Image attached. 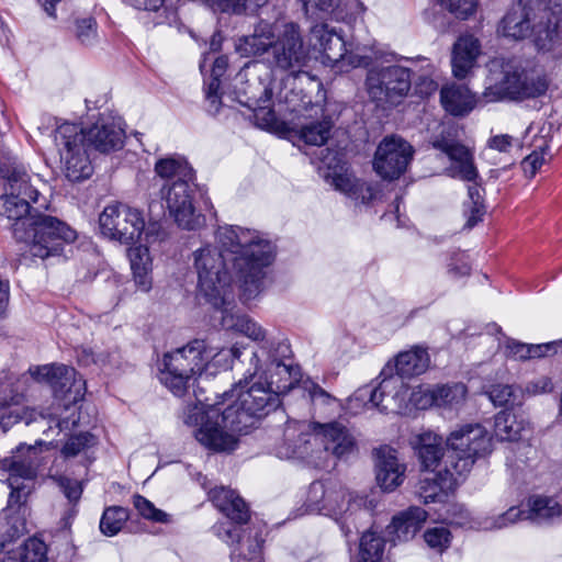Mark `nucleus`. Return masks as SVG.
Listing matches in <instances>:
<instances>
[{
  "label": "nucleus",
  "instance_id": "nucleus-1",
  "mask_svg": "<svg viewBox=\"0 0 562 562\" xmlns=\"http://www.w3.org/2000/svg\"><path fill=\"white\" fill-rule=\"evenodd\" d=\"M223 329L246 336L258 344L243 380L209 405L203 412L189 416V423L199 425L196 440L213 451H231L237 446V432L246 431L255 420L280 405V395L288 393L300 381V370L284 362L290 353L288 344L268 335L259 323L248 315L227 314Z\"/></svg>",
  "mask_w": 562,
  "mask_h": 562
},
{
  "label": "nucleus",
  "instance_id": "nucleus-2",
  "mask_svg": "<svg viewBox=\"0 0 562 562\" xmlns=\"http://www.w3.org/2000/svg\"><path fill=\"white\" fill-rule=\"evenodd\" d=\"M0 215L13 222L14 238L27 244L32 257L44 260L59 256L65 244L76 240L77 233L54 216L32 213L31 203L38 202L46 182L16 160L0 166Z\"/></svg>",
  "mask_w": 562,
  "mask_h": 562
},
{
  "label": "nucleus",
  "instance_id": "nucleus-3",
  "mask_svg": "<svg viewBox=\"0 0 562 562\" xmlns=\"http://www.w3.org/2000/svg\"><path fill=\"white\" fill-rule=\"evenodd\" d=\"M30 376L38 382H46L50 385L56 396L65 397L72 405H66L67 416L56 419V426L60 431L70 430L78 425L79 415L75 403L82 398L86 390V382L78 375L76 370L65 364H47L29 369V373L20 376L3 375L0 384V426L7 431L20 420L29 425L36 420L35 412L25 407L23 391Z\"/></svg>",
  "mask_w": 562,
  "mask_h": 562
},
{
  "label": "nucleus",
  "instance_id": "nucleus-4",
  "mask_svg": "<svg viewBox=\"0 0 562 562\" xmlns=\"http://www.w3.org/2000/svg\"><path fill=\"white\" fill-rule=\"evenodd\" d=\"M215 239L220 251L233 262L244 300L255 299L262 289L263 269L272 260L271 244L258 232L234 225L220 226Z\"/></svg>",
  "mask_w": 562,
  "mask_h": 562
},
{
  "label": "nucleus",
  "instance_id": "nucleus-5",
  "mask_svg": "<svg viewBox=\"0 0 562 562\" xmlns=\"http://www.w3.org/2000/svg\"><path fill=\"white\" fill-rule=\"evenodd\" d=\"M238 50L247 56H265L277 69L301 72L310 60L301 26L292 21L282 23L259 22L252 34L239 40Z\"/></svg>",
  "mask_w": 562,
  "mask_h": 562
},
{
  "label": "nucleus",
  "instance_id": "nucleus-6",
  "mask_svg": "<svg viewBox=\"0 0 562 562\" xmlns=\"http://www.w3.org/2000/svg\"><path fill=\"white\" fill-rule=\"evenodd\" d=\"M198 273L199 292L221 313V326L227 314L243 315L236 311L231 292L232 278L227 272L228 258L216 247L206 245L193 254Z\"/></svg>",
  "mask_w": 562,
  "mask_h": 562
},
{
  "label": "nucleus",
  "instance_id": "nucleus-7",
  "mask_svg": "<svg viewBox=\"0 0 562 562\" xmlns=\"http://www.w3.org/2000/svg\"><path fill=\"white\" fill-rule=\"evenodd\" d=\"M300 432L299 443L293 448L278 449L280 458H306L308 457L307 445L312 440L321 441L324 449L337 458H344L351 454L356 449V440L350 431L341 424L334 422L328 424H289L285 429V437L292 438L295 432Z\"/></svg>",
  "mask_w": 562,
  "mask_h": 562
},
{
  "label": "nucleus",
  "instance_id": "nucleus-8",
  "mask_svg": "<svg viewBox=\"0 0 562 562\" xmlns=\"http://www.w3.org/2000/svg\"><path fill=\"white\" fill-rule=\"evenodd\" d=\"M207 341L194 339L186 346L164 356L160 381L175 395H183L191 383L211 364Z\"/></svg>",
  "mask_w": 562,
  "mask_h": 562
},
{
  "label": "nucleus",
  "instance_id": "nucleus-9",
  "mask_svg": "<svg viewBox=\"0 0 562 562\" xmlns=\"http://www.w3.org/2000/svg\"><path fill=\"white\" fill-rule=\"evenodd\" d=\"M40 467L37 449L21 443L12 456L0 461V493L10 490L8 504L20 505L26 501L34 488Z\"/></svg>",
  "mask_w": 562,
  "mask_h": 562
},
{
  "label": "nucleus",
  "instance_id": "nucleus-10",
  "mask_svg": "<svg viewBox=\"0 0 562 562\" xmlns=\"http://www.w3.org/2000/svg\"><path fill=\"white\" fill-rule=\"evenodd\" d=\"M99 225L105 237L121 244H133L140 238L143 233H145L147 244L155 240V225L148 226L145 231L143 213L123 203H112L105 206L99 216Z\"/></svg>",
  "mask_w": 562,
  "mask_h": 562
},
{
  "label": "nucleus",
  "instance_id": "nucleus-11",
  "mask_svg": "<svg viewBox=\"0 0 562 562\" xmlns=\"http://www.w3.org/2000/svg\"><path fill=\"white\" fill-rule=\"evenodd\" d=\"M55 144L63 171L69 181L79 182L92 176L93 166L85 144L82 127L74 123L60 124L55 131Z\"/></svg>",
  "mask_w": 562,
  "mask_h": 562
},
{
  "label": "nucleus",
  "instance_id": "nucleus-12",
  "mask_svg": "<svg viewBox=\"0 0 562 562\" xmlns=\"http://www.w3.org/2000/svg\"><path fill=\"white\" fill-rule=\"evenodd\" d=\"M412 87L411 70L401 65H376L368 69L364 90L378 105L398 104Z\"/></svg>",
  "mask_w": 562,
  "mask_h": 562
},
{
  "label": "nucleus",
  "instance_id": "nucleus-13",
  "mask_svg": "<svg viewBox=\"0 0 562 562\" xmlns=\"http://www.w3.org/2000/svg\"><path fill=\"white\" fill-rule=\"evenodd\" d=\"M296 94L285 95V102L291 112L297 114L292 132L306 145L323 146L330 137L334 126L331 119L325 115L323 105L312 103L311 99L303 95L300 103L295 102Z\"/></svg>",
  "mask_w": 562,
  "mask_h": 562
},
{
  "label": "nucleus",
  "instance_id": "nucleus-14",
  "mask_svg": "<svg viewBox=\"0 0 562 562\" xmlns=\"http://www.w3.org/2000/svg\"><path fill=\"white\" fill-rule=\"evenodd\" d=\"M447 447L454 456L453 468L462 475L469 473L475 460L492 452V437L480 424H465L447 438Z\"/></svg>",
  "mask_w": 562,
  "mask_h": 562
},
{
  "label": "nucleus",
  "instance_id": "nucleus-15",
  "mask_svg": "<svg viewBox=\"0 0 562 562\" xmlns=\"http://www.w3.org/2000/svg\"><path fill=\"white\" fill-rule=\"evenodd\" d=\"M485 89L480 103L520 101V67L504 58H494L487 64Z\"/></svg>",
  "mask_w": 562,
  "mask_h": 562
},
{
  "label": "nucleus",
  "instance_id": "nucleus-16",
  "mask_svg": "<svg viewBox=\"0 0 562 562\" xmlns=\"http://www.w3.org/2000/svg\"><path fill=\"white\" fill-rule=\"evenodd\" d=\"M361 498H353L341 485L313 482L307 491L306 512L338 518L349 510H355L362 504Z\"/></svg>",
  "mask_w": 562,
  "mask_h": 562
},
{
  "label": "nucleus",
  "instance_id": "nucleus-17",
  "mask_svg": "<svg viewBox=\"0 0 562 562\" xmlns=\"http://www.w3.org/2000/svg\"><path fill=\"white\" fill-rule=\"evenodd\" d=\"M407 395V389L398 376L390 375L378 385H364L359 387L350 397L351 407L363 406L376 408L380 412H394L402 408V403Z\"/></svg>",
  "mask_w": 562,
  "mask_h": 562
},
{
  "label": "nucleus",
  "instance_id": "nucleus-18",
  "mask_svg": "<svg viewBox=\"0 0 562 562\" xmlns=\"http://www.w3.org/2000/svg\"><path fill=\"white\" fill-rule=\"evenodd\" d=\"M414 149L409 143L398 136L383 138L374 153L372 166L383 180L398 179L413 159Z\"/></svg>",
  "mask_w": 562,
  "mask_h": 562
},
{
  "label": "nucleus",
  "instance_id": "nucleus-19",
  "mask_svg": "<svg viewBox=\"0 0 562 562\" xmlns=\"http://www.w3.org/2000/svg\"><path fill=\"white\" fill-rule=\"evenodd\" d=\"M193 181H173L161 189L169 214L184 229H196L203 224V216L193 205Z\"/></svg>",
  "mask_w": 562,
  "mask_h": 562
},
{
  "label": "nucleus",
  "instance_id": "nucleus-20",
  "mask_svg": "<svg viewBox=\"0 0 562 562\" xmlns=\"http://www.w3.org/2000/svg\"><path fill=\"white\" fill-rule=\"evenodd\" d=\"M553 19L540 22L533 30L537 52L549 59L562 60V0H541Z\"/></svg>",
  "mask_w": 562,
  "mask_h": 562
},
{
  "label": "nucleus",
  "instance_id": "nucleus-21",
  "mask_svg": "<svg viewBox=\"0 0 562 562\" xmlns=\"http://www.w3.org/2000/svg\"><path fill=\"white\" fill-rule=\"evenodd\" d=\"M431 146L446 154L451 161L450 172L465 181H474L477 178V170L474 166L472 151L458 142L454 130L445 127L439 135L430 140Z\"/></svg>",
  "mask_w": 562,
  "mask_h": 562
},
{
  "label": "nucleus",
  "instance_id": "nucleus-22",
  "mask_svg": "<svg viewBox=\"0 0 562 562\" xmlns=\"http://www.w3.org/2000/svg\"><path fill=\"white\" fill-rule=\"evenodd\" d=\"M414 447L423 470L458 474L452 467L457 460L439 435L431 431L423 432L415 438Z\"/></svg>",
  "mask_w": 562,
  "mask_h": 562
},
{
  "label": "nucleus",
  "instance_id": "nucleus-23",
  "mask_svg": "<svg viewBox=\"0 0 562 562\" xmlns=\"http://www.w3.org/2000/svg\"><path fill=\"white\" fill-rule=\"evenodd\" d=\"M85 144L100 153H110L123 147L124 130L120 119L102 114L89 128H82Z\"/></svg>",
  "mask_w": 562,
  "mask_h": 562
},
{
  "label": "nucleus",
  "instance_id": "nucleus-24",
  "mask_svg": "<svg viewBox=\"0 0 562 562\" xmlns=\"http://www.w3.org/2000/svg\"><path fill=\"white\" fill-rule=\"evenodd\" d=\"M216 535L226 543L236 547L232 551V559H244L254 561L260 557L263 539L261 532L256 530L254 533L249 531L247 538H240L241 529L228 522H222L214 527Z\"/></svg>",
  "mask_w": 562,
  "mask_h": 562
},
{
  "label": "nucleus",
  "instance_id": "nucleus-25",
  "mask_svg": "<svg viewBox=\"0 0 562 562\" xmlns=\"http://www.w3.org/2000/svg\"><path fill=\"white\" fill-rule=\"evenodd\" d=\"M326 181L335 190L362 204H369L375 200L380 192L378 183L361 181L344 167L339 171L334 170L331 173L326 175Z\"/></svg>",
  "mask_w": 562,
  "mask_h": 562
},
{
  "label": "nucleus",
  "instance_id": "nucleus-26",
  "mask_svg": "<svg viewBox=\"0 0 562 562\" xmlns=\"http://www.w3.org/2000/svg\"><path fill=\"white\" fill-rule=\"evenodd\" d=\"M531 12V8L526 2L517 0L499 21L497 32L514 41L525 40L532 31Z\"/></svg>",
  "mask_w": 562,
  "mask_h": 562
},
{
  "label": "nucleus",
  "instance_id": "nucleus-27",
  "mask_svg": "<svg viewBox=\"0 0 562 562\" xmlns=\"http://www.w3.org/2000/svg\"><path fill=\"white\" fill-rule=\"evenodd\" d=\"M405 470V465L400 463L394 449L381 447L376 450V482L383 491L392 492L404 482Z\"/></svg>",
  "mask_w": 562,
  "mask_h": 562
},
{
  "label": "nucleus",
  "instance_id": "nucleus-28",
  "mask_svg": "<svg viewBox=\"0 0 562 562\" xmlns=\"http://www.w3.org/2000/svg\"><path fill=\"white\" fill-rule=\"evenodd\" d=\"M312 38H314L318 45V49L322 52L324 60L331 66H341L347 44L334 29H330L327 24H316L311 30Z\"/></svg>",
  "mask_w": 562,
  "mask_h": 562
},
{
  "label": "nucleus",
  "instance_id": "nucleus-29",
  "mask_svg": "<svg viewBox=\"0 0 562 562\" xmlns=\"http://www.w3.org/2000/svg\"><path fill=\"white\" fill-rule=\"evenodd\" d=\"M481 53L480 42L473 35H461L452 49V72L458 79H464L472 70Z\"/></svg>",
  "mask_w": 562,
  "mask_h": 562
},
{
  "label": "nucleus",
  "instance_id": "nucleus-30",
  "mask_svg": "<svg viewBox=\"0 0 562 562\" xmlns=\"http://www.w3.org/2000/svg\"><path fill=\"white\" fill-rule=\"evenodd\" d=\"M467 386L462 383L436 386L425 393L423 400H417L418 393H413V401L422 408L436 405L438 407L454 408L463 404L467 397Z\"/></svg>",
  "mask_w": 562,
  "mask_h": 562
},
{
  "label": "nucleus",
  "instance_id": "nucleus-31",
  "mask_svg": "<svg viewBox=\"0 0 562 562\" xmlns=\"http://www.w3.org/2000/svg\"><path fill=\"white\" fill-rule=\"evenodd\" d=\"M427 519V513L420 507L408 509L393 517L387 526V533L392 541H408L415 537Z\"/></svg>",
  "mask_w": 562,
  "mask_h": 562
},
{
  "label": "nucleus",
  "instance_id": "nucleus-32",
  "mask_svg": "<svg viewBox=\"0 0 562 562\" xmlns=\"http://www.w3.org/2000/svg\"><path fill=\"white\" fill-rule=\"evenodd\" d=\"M459 474L430 472L419 480L417 493L425 504L442 501L457 483Z\"/></svg>",
  "mask_w": 562,
  "mask_h": 562
},
{
  "label": "nucleus",
  "instance_id": "nucleus-33",
  "mask_svg": "<svg viewBox=\"0 0 562 562\" xmlns=\"http://www.w3.org/2000/svg\"><path fill=\"white\" fill-rule=\"evenodd\" d=\"M212 503L232 521L245 524L249 518L248 508L245 502L234 491L223 486L215 487L209 492Z\"/></svg>",
  "mask_w": 562,
  "mask_h": 562
},
{
  "label": "nucleus",
  "instance_id": "nucleus-34",
  "mask_svg": "<svg viewBox=\"0 0 562 562\" xmlns=\"http://www.w3.org/2000/svg\"><path fill=\"white\" fill-rule=\"evenodd\" d=\"M440 100L442 106L452 115H464L473 110L476 105H486L480 103V95L475 97L464 86H447L440 91Z\"/></svg>",
  "mask_w": 562,
  "mask_h": 562
},
{
  "label": "nucleus",
  "instance_id": "nucleus-35",
  "mask_svg": "<svg viewBox=\"0 0 562 562\" xmlns=\"http://www.w3.org/2000/svg\"><path fill=\"white\" fill-rule=\"evenodd\" d=\"M128 259L134 282L142 292H148L153 285V261L147 245H139L128 249Z\"/></svg>",
  "mask_w": 562,
  "mask_h": 562
},
{
  "label": "nucleus",
  "instance_id": "nucleus-36",
  "mask_svg": "<svg viewBox=\"0 0 562 562\" xmlns=\"http://www.w3.org/2000/svg\"><path fill=\"white\" fill-rule=\"evenodd\" d=\"M430 357L423 347L415 346L412 349L401 352L396 357L395 369L396 375L401 380L403 378H413L423 374L429 368Z\"/></svg>",
  "mask_w": 562,
  "mask_h": 562
},
{
  "label": "nucleus",
  "instance_id": "nucleus-37",
  "mask_svg": "<svg viewBox=\"0 0 562 562\" xmlns=\"http://www.w3.org/2000/svg\"><path fill=\"white\" fill-rule=\"evenodd\" d=\"M525 517L537 524L548 522L562 514L559 502L551 496L532 495L524 505Z\"/></svg>",
  "mask_w": 562,
  "mask_h": 562
},
{
  "label": "nucleus",
  "instance_id": "nucleus-38",
  "mask_svg": "<svg viewBox=\"0 0 562 562\" xmlns=\"http://www.w3.org/2000/svg\"><path fill=\"white\" fill-rule=\"evenodd\" d=\"M529 430V424L522 417L510 412H501L495 416L494 432L503 441L522 439Z\"/></svg>",
  "mask_w": 562,
  "mask_h": 562
},
{
  "label": "nucleus",
  "instance_id": "nucleus-39",
  "mask_svg": "<svg viewBox=\"0 0 562 562\" xmlns=\"http://www.w3.org/2000/svg\"><path fill=\"white\" fill-rule=\"evenodd\" d=\"M557 342L529 345L517 340H508L505 345V355L513 360L526 361L557 352Z\"/></svg>",
  "mask_w": 562,
  "mask_h": 562
},
{
  "label": "nucleus",
  "instance_id": "nucleus-40",
  "mask_svg": "<svg viewBox=\"0 0 562 562\" xmlns=\"http://www.w3.org/2000/svg\"><path fill=\"white\" fill-rule=\"evenodd\" d=\"M346 48L340 70L348 68L369 67L376 58L374 46L352 40Z\"/></svg>",
  "mask_w": 562,
  "mask_h": 562
},
{
  "label": "nucleus",
  "instance_id": "nucleus-41",
  "mask_svg": "<svg viewBox=\"0 0 562 562\" xmlns=\"http://www.w3.org/2000/svg\"><path fill=\"white\" fill-rule=\"evenodd\" d=\"M155 172L162 179L176 181H193V170L181 157H166L155 164Z\"/></svg>",
  "mask_w": 562,
  "mask_h": 562
},
{
  "label": "nucleus",
  "instance_id": "nucleus-42",
  "mask_svg": "<svg viewBox=\"0 0 562 562\" xmlns=\"http://www.w3.org/2000/svg\"><path fill=\"white\" fill-rule=\"evenodd\" d=\"M265 93V100L256 99L255 95H247L245 93V98H237V101L249 109H251L255 112V119L258 122V124L262 128H272L276 123V115L273 111H271L268 106L265 105L266 102L270 99V93L267 91V89L263 90Z\"/></svg>",
  "mask_w": 562,
  "mask_h": 562
},
{
  "label": "nucleus",
  "instance_id": "nucleus-43",
  "mask_svg": "<svg viewBox=\"0 0 562 562\" xmlns=\"http://www.w3.org/2000/svg\"><path fill=\"white\" fill-rule=\"evenodd\" d=\"M549 88V79L544 74L520 69V101L543 95Z\"/></svg>",
  "mask_w": 562,
  "mask_h": 562
},
{
  "label": "nucleus",
  "instance_id": "nucleus-44",
  "mask_svg": "<svg viewBox=\"0 0 562 562\" xmlns=\"http://www.w3.org/2000/svg\"><path fill=\"white\" fill-rule=\"evenodd\" d=\"M53 480L56 482L69 503V507L66 510V516L63 518L64 527H67L69 525V519H71L77 513L76 504L81 498L83 488L79 481L69 479L67 476L60 475L53 477Z\"/></svg>",
  "mask_w": 562,
  "mask_h": 562
},
{
  "label": "nucleus",
  "instance_id": "nucleus-45",
  "mask_svg": "<svg viewBox=\"0 0 562 562\" xmlns=\"http://www.w3.org/2000/svg\"><path fill=\"white\" fill-rule=\"evenodd\" d=\"M483 188L477 183H472L468 188L469 201L465 204L467 207V226L472 228L479 222L483 220L485 214V205L483 199Z\"/></svg>",
  "mask_w": 562,
  "mask_h": 562
},
{
  "label": "nucleus",
  "instance_id": "nucleus-46",
  "mask_svg": "<svg viewBox=\"0 0 562 562\" xmlns=\"http://www.w3.org/2000/svg\"><path fill=\"white\" fill-rule=\"evenodd\" d=\"M130 517L128 510L121 506L108 507L100 520V530L103 535L112 537L115 536Z\"/></svg>",
  "mask_w": 562,
  "mask_h": 562
},
{
  "label": "nucleus",
  "instance_id": "nucleus-47",
  "mask_svg": "<svg viewBox=\"0 0 562 562\" xmlns=\"http://www.w3.org/2000/svg\"><path fill=\"white\" fill-rule=\"evenodd\" d=\"M458 20H469L479 9V0H438Z\"/></svg>",
  "mask_w": 562,
  "mask_h": 562
},
{
  "label": "nucleus",
  "instance_id": "nucleus-48",
  "mask_svg": "<svg viewBox=\"0 0 562 562\" xmlns=\"http://www.w3.org/2000/svg\"><path fill=\"white\" fill-rule=\"evenodd\" d=\"M525 519L524 507L513 506L507 512L494 518L486 519L482 524V528L486 530L503 529Z\"/></svg>",
  "mask_w": 562,
  "mask_h": 562
},
{
  "label": "nucleus",
  "instance_id": "nucleus-49",
  "mask_svg": "<svg viewBox=\"0 0 562 562\" xmlns=\"http://www.w3.org/2000/svg\"><path fill=\"white\" fill-rule=\"evenodd\" d=\"M74 35L82 45H92L97 42V22L92 18L77 19Z\"/></svg>",
  "mask_w": 562,
  "mask_h": 562
},
{
  "label": "nucleus",
  "instance_id": "nucleus-50",
  "mask_svg": "<svg viewBox=\"0 0 562 562\" xmlns=\"http://www.w3.org/2000/svg\"><path fill=\"white\" fill-rule=\"evenodd\" d=\"M95 445V438L89 432H82L70 437L61 449L65 458H74L80 452Z\"/></svg>",
  "mask_w": 562,
  "mask_h": 562
},
{
  "label": "nucleus",
  "instance_id": "nucleus-51",
  "mask_svg": "<svg viewBox=\"0 0 562 562\" xmlns=\"http://www.w3.org/2000/svg\"><path fill=\"white\" fill-rule=\"evenodd\" d=\"M427 546L437 552L445 551L451 542V532L447 527L428 528L424 533Z\"/></svg>",
  "mask_w": 562,
  "mask_h": 562
},
{
  "label": "nucleus",
  "instance_id": "nucleus-52",
  "mask_svg": "<svg viewBox=\"0 0 562 562\" xmlns=\"http://www.w3.org/2000/svg\"><path fill=\"white\" fill-rule=\"evenodd\" d=\"M133 505L138 512V514L145 519L153 520L156 522L168 521V515L165 512L156 508L150 501H148L142 495L137 494L133 496Z\"/></svg>",
  "mask_w": 562,
  "mask_h": 562
},
{
  "label": "nucleus",
  "instance_id": "nucleus-53",
  "mask_svg": "<svg viewBox=\"0 0 562 562\" xmlns=\"http://www.w3.org/2000/svg\"><path fill=\"white\" fill-rule=\"evenodd\" d=\"M207 351L211 357V364L218 368H227L233 359H237L241 355V350L236 345L231 348H220L207 342Z\"/></svg>",
  "mask_w": 562,
  "mask_h": 562
},
{
  "label": "nucleus",
  "instance_id": "nucleus-54",
  "mask_svg": "<svg viewBox=\"0 0 562 562\" xmlns=\"http://www.w3.org/2000/svg\"><path fill=\"white\" fill-rule=\"evenodd\" d=\"M46 544L37 539H29L21 552V562H46Z\"/></svg>",
  "mask_w": 562,
  "mask_h": 562
},
{
  "label": "nucleus",
  "instance_id": "nucleus-55",
  "mask_svg": "<svg viewBox=\"0 0 562 562\" xmlns=\"http://www.w3.org/2000/svg\"><path fill=\"white\" fill-rule=\"evenodd\" d=\"M303 390L314 405L329 406L336 402L333 395L311 380L303 382Z\"/></svg>",
  "mask_w": 562,
  "mask_h": 562
},
{
  "label": "nucleus",
  "instance_id": "nucleus-56",
  "mask_svg": "<svg viewBox=\"0 0 562 562\" xmlns=\"http://www.w3.org/2000/svg\"><path fill=\"white\" fill-rule=\"evenodd\" d=\"M553 390V384L548 376H538L526 383L524 392L529 396L541 395L550 393Z\"/></svg>",
  "mask_w": 562,
  "mask_h": 562
},
{
  "label": "nucleus",
  "instance_id": "nucleus-57",
  "mask_svg": "<svg viewBox=\"0 0 562 562\" xmlns=\"http://www.w3.org/2000/svg\"><path fill=\"white\" fill-rule=\"evenodd\" d=\"M487 394L495 406H504L512 402L513 389L510 385L497 384L493 385Z\"/></svg>",
  "mask_w": 562,
  "mask_h": 562
},
{
  "label": "nucleus",
  "instance_id": "nucleus-58",
  "mask_svg": "<svg viewBox=\"0 0 562 562\" xmlns=\"http://www.w3.org/2000/svg\"><path fill=\"white\" fill-rule=\"evenodd\" d=\"M544 161L546 158L543 151H532L522 160L521 165L525 173L532 178L544 164Z\"/></svg>",
  "mask_w": 562,
  "mask_h": 562
},
{
  "label": "nucleus",
  "instance_id": "nucleus-59",
  "mask_svg": "<svg viewBox=\"0 0 562 562\" xmlns=\"http://www.w3.org/2000/svg\"><path fill=\"white\" fill-rule=\"evenodd\" d=\"M218 89H220V79L212 77L211 81L207 85L206 88V100L210 103V110L216 113L220 109V97H218Z\"/></svg>",
  "mask_w": 562,
  "mask_h": 562
},
{
  "label": "nucleus",
  "instance_id": "nucleus-60",
  "mask_svg": "<svg viewBox=\"0 0 562 562\" xmlns=\"http://www.w3.org/2000/svg\"><path fill=\"white\" fill-rule=\"evenodd\" d=\"M437 88V82L428 75L419 77L415 85L417 93L422 97H428L432 94Z\"/></svg>",
  "mask_w": 562,
  "mask_h": 562
},
{
  "label": "nucleus",
  "instance_id": "nucleus-61",
  "mask_svg": "<svg viewBox=\"0 0 562 562\" xmlns=\"http://www.w3.org/2000/svg\"><path fill=\"white\" fill-rule=\"evenodd\" d=\"M488 146L501 153H507L513 147V137L507 134L496 135L490 138Z\"/></svg>",
  "mask_w": 562,
  "mask_h": 562
},
{
  "label": "nucleus",
  "instance_id": "nucleus-62",
  "mask_svg": "<svg viewBox=\"0 0 562 562\" xmlns=\"http://www.w3.org/2000/svg\"><path fill=\"white\" fill-rule=\"evenodd\" d=\"M305 5L310 4L323 12H334L339 7L340 0H302Z\"/></svg>",
  "mask_w": 562,
  "mask_h": 562
},
{
  "label": "nucleus",
  "instance_id": "nucleus-63",
  "mask_svg": "<svg viewBox=\"0 0 562 562\" xmlns=\"http://www.w3.org/2000/svg\"><path fill=\"white\" fill-rule=\"evenodd\" d=\"M127 4L138 9L155 11L162 4V0H124Z\"/></svg>",
  "mask_w": 562,
  "mask_h": 562
},
{
  "label": "nucleus",
  "instance_id": "nucleus-64",
  "mask_svg": "<svg viewBox=\"0 0 562 562\" xmlns=\"http://www.w3.org/2000/svg\"><path fill=\"white\" fill-rule=\"evenodd\" d=\"M227 65H228L227 57H225V56L217 57L213 63L211 76L220 79L224 75V72L227 68Z\"/></svg>",
  "mask_w": 562,
  "mask_h": 562
}]
</instances>
